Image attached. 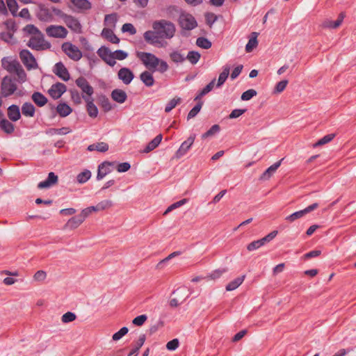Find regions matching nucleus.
I'll return each instance as SVG.
<instances>
[{"label": "nucleus", "mask_w": 356, "mask_h": 356, "mask_svg": "<svg viewBox=\"0 0 356 356\" xmlns=\"http://www.w3.org/2000/svg\"><path fill=\"white\" fill-rule=\"evenodd\" d=\"M152 31H147L143 34L145 41L154 47L164 46L163 39H171L176 31L175 24L168 20L161 19L152 23Z\"/></svg>", "instance_id": "1"}, {"label": "nucleus", "mask_w": 356, "mask_h": 356, "mask_svg": "<svg viewBox=\"0 0 356 356\" xmlns=\"http://www.w3.org/2000/svg\"><path fill=\"white\" fill-rule=\"evenodd\" d=\"M136 56L147 69L153 72L156 70L159 65V58L154 54L149 52L138 51Z\"/></svg>", "instance_id": "2"}, {"label": "nucleus", "mask_w": 356, "mask_h": 356, "mask_svg": "<svg viewBox=\"0 0 356 356\" xmlns=\"http://www.w3.org/2000/svg\"><path fill=\"white\" fill-rule=\"evenodd\" d=\"M62 51L72 60L79 61L83 56L79 48L70 42H65L61 46Z\"/></svg>", "instance_id": "3"}, {"label": "nucleus", "mask_w": 356, "mask_h": 356, "mask_svg": "<svg viewBox=\"0 0 356 356\" xmlns=\"http://www.w3.org/2000/svg\"><path fill=\"white\" fill-rule=\"evenodd\" d=\"M17 87L15 80L8 76L3 78L1 84V92L3 97H8L14 94Z\"/></svg>", "instance_id": "4"}, {"label": "nucleus", "mask_w": 356, "mask_h": 356, "mask_svg": "<svg viewBox=\"0 0 356 356\" xmlns=\"http://www.w3.org/2000/svg\"><path fill=\"white\" fill-rule=\"evenodd\" d=\"M180 26L187 31L194 29L197 26V22L195 17L188 13H182L179 19Z\"/></svg>", "instance_id": "5"}, {"label": "nucleus", "mask_w": 356, "mask_h": 356, "mask_svg": "<svg viewBox=\"0 0 356 356\" xmlns=\"http://www.w3.org/2000/svg\"><path fill=\"white\" fill-rule=\"evenodd\" d=\"M76 85L82 91V98L85 100V98L91 99L92 95L94 93L93 88L89 84L88 81L83 76L79 77L75 81Z\"/></svg>", "instance_id": "6"}, {"label": "nucleus", "mask_w": 356, "mask_h": 356, "mask_svg": "<svg viewBox=\"0 0 356 356\" xmlns=\"http://www.w3.org/2000/svg\"><path fill=\"white\" fill-rule=\"evenodd\" d=\"M19 58L27 70L36 69L38 64L33 55L27 49H22L19 52Z\"/></svg>", "instance_id": "7"}, {"label": "nucleus", "mask_w": 356, "mask_h": 356, "mask_svg": "<svg viewBox=\"0 0 356 356\" xmlns=\"http://www.w3.org/2000/svg\"><path fill=\"white\" fill-rule=\"evenodd\" d=\"M46 33L49 37L55 38H65L67 30L63 26L50 25L46 29Z\"/></svg>", "instance_id": "8"}, {"label": "nucleus", "mask_w": 356, "mask_h": 356, "mask_svg": "<svg viewBox=\"0 0 356 356\" xmlns=\"http://www.w3.org/2000/svg\"><path fill=\"white\" fill-rule=\"evenodd\" d=\"M174 295H183V297H175L171 298L170 300V305L171 307H177L178 305L182 304L188 297L189 293H188V289L185 286H181L178 288L173 292Z\"/></svg>", "instance_id": "9"}, {"label": "nucleus", "mask_w": 356, "mask_h": 356, "mask_svg": "<svg viewBox=\"0 0 356 356\" xmlns=\"http://www.w3.org/2000/svg\"><path fill=\"white\" fill-rule=\"evenodd\" d=\"M318 203H314L302 210L296 211V212L293 213L292 214L286 216L285 218V220L288 222H292L296 220L297 219L302 218L306 214L309 213V212H311V211H314V209H316V208H318Z\"/></svg>", "instance_id": "10"}, {"label": "nucleus", "mask_w": 356, "mask_h": 356, "mask_svg": "<svg viewBox=\"0 0 356 356\" xmlns=\"http://www.w3.org/2000/svg\"><path fill=\"white\" fill-rule=\"evenodd\" d=\"M36 16L42 22H51L54 21V16L51 13V10L41 3L38 6Z\"/></svg>", "instance_id": "11"}, {"label": "nucleus", "mask_w": 356, "mask_h": 356, "mask_svg": "<svg viewBox=\"0 0 356 356\" xmlns=\"http://www.w3.org/2000/svg\"><path fill=\"white\" fill-rule=\"evenodd\" d=\"M195 136H196L195 134L191 135L187 138V140H186L181 144L179 148L175 152V157L177 159H180L181 157H182L187 153V152L190 149V148L193 145V144L195 141Z\"/></svg>", "instance_id": "12"}, {"label": "nucleus", "mask_w": 356, "mask_h": 356, "mask_svg": "<svg viewBox=\"0 0 356 356\" xmlns=\"http://www.w3.org/2000/svg\"><path fill=\"white\" fill-rule=\"evenodd\" d=\"M27 46L32 49L40 51L50 47V44L44 42L43 38L31 37L27 43Z\"/></svg>", "instance_id": "13"}, {"label": "nucleus", "mask_w": 356, "mask_h": 356, "mask_svg": "<svg viewBox=\"0 0 356 356\" xmlns=\"http://www.w3.org/2000/svg\"><path fill=\"white\" fill-rule=\"evenodd\" d=\"M63 22L72 32L76 33L82 32V26L79 20L75 17L68 15Z\"/></svg>", "instance_id": "14"}, {"label": "nucleus", "mask_w": 356, "mask_h": 356, "mask_svg": "<svg viewBox=\"0 0 356 356\" xmlns=\"http://www.w3.org/2000/svg\"><path fill=\"white\" fill-rule=\"evenodd\" d=\"M53 72L64 81H67L70 79V73L62 62H58L55 64Z\"/></svg>", "instance_id": "15"}, {"label": "nucleus", "mask_w": 356, "mask_h": 356, "mask_svg": "<svg viewBox=\"0 0 356 356\" xmlns=\"http://www.w3.org/2000/svg\"><path fill=\"white\" fill-rule=\"evenodd\" d=\"M66 89V86L64 83L58 82L51 86L49 94L54 99H57L63 95Z\"/></svg>", "instance_id": "16"}, {"label": "nucleus", "mask_w": 356, "mask_h": 356, "mask_svg": "<svg viewBox=\"0 0 356 356\" xmlns=\"http://www.w3.org/2000/svg\"><path fill=\"white\" fill-rule=\"evenodd\" d=\"M118 77L125 85H129L134 78L133 72L127 67H122L118 72Z\"/></svg>", "instance_id": "17"}, {"label": "nucleus", "mask_w": 356, "mask_h": 356, "mask_svg": "<svg viewBox=\"0 0 356 356\" xmlns=\"http://www.w3.org/2000/svg\"><path fill=\"white\" fill-rule=\"evenodd\" d=\"M1 65L3 69L10 73H13L17 67L21 65L17 60H12L8 57H4L1 60Z\"/></svg>", "instance_id": "18"}, {"label": "nucleus", "mask_w": 356, "mask_h": 356, "mask_svg": "<svg viewBox=\"0 0 356 356\" xmlns=\"http://www.w3.org/2000/svg\"><path fill=\"white\" fill-rule=\"evenodd\" d=\"M58 180V176L53 172L48 174L47 178L38 184V188L40 189L49 188L55 185Z\"/></svg>", "instance_id": "19"}, {"label": "nucleus", "mask_w": 356, "mask_h": 356, "mask_svg": "<svg viewBox=\"0 0 356 356\" xmlns=\"http://www.w3.org/2000/svg\"><path fill=\"white\" fill-rule=\"evenodd\" d=\"M345 17V13H341L338 17V19L335 21H332L329 19H326L323 21L322 26L326 29H336L339 27Z\"/></svg>", "instance_id": "20"}, {"label": "nucleus", "mask_w": 356, "mask_h": 356, "mask_svg": "<svg viewBox=\"0 0 356 356\" xmlns=\"http://www.w3.org/2000/svg\"><path fill=\"white\" fill-rule=\"evenodd\" d=\"M111 163L105 161L99 165L97 175V180H102L106 175L109 174L111 172Z\"/></svg>", "instance_id": "21"}, {"label": "nucleus", "mask_w": 356, "mask_h": 356, "mask_svg": "<svg viewBox=\"0 0 356 356\" xmlns=\"http://www.w3.org/2000/svg\"><path fill=\"white\" fill-rule=\"evenodd\" d=\"M7 115L8 118L13 121L16 122L21 118L19 107L15 104H12L8 108Z\"/></svg>", "instance_id": "22"}, {"label": "nucleus", "mask_w": 356, "mask_h": 356, "mask_svg": "<svg viewBox=\"0 0 356 356\" xmlns=\"http://www.w3.org/2000/svg\"><path fill=\"white\" fill-rule=\"evenodd\" d=\"M283 159L275 162L274 164L268 168L261 175L260 179L261 180H267L277 170V168L280 166Z\"/></svg>", "instance_id": "23"}, {"label": "nucleus", "mask_w": 356, "mask_h": 356, "mask_svg": "<svg viewBox=\"0 0 356 356\" xmlns=\"http://www.w3.org/2000/svg\"><path fill=\"white\" fill-rule=\"evenodd\" d=\"M111 96L113 101L119 104H123L127 99V93L121 89H114Z\"/></svg>", "instance_id": "24"}, {"label": "nucleus", "mask_w": 356, "mask_h": 356, "mask_svg": "<svg viewBox=\"0 0 356 356\" xmlns=\"http://www.w3.org/2000/svg\"><path fill=\"white\" fill-rule=\"evenodd\" d=\"M56 111L61 118H65L72 112V108L66 103L61 102L57 105Z\"/></svg>", "instance_id": "25"}, {"label": "nucleus", "mask_w": 356, "mask_h": 356, "mask_svg": "<svg viewBox=\"0 0 356 356\" xmlns=\"http://www.w3.org/2000/svg\"><path fill=\"white\" fill-rule=\"evenodd\" d=\"M101 35L103 38H104L111 43L118 44L120 42V39L117 37V35L111 29L104 28L102 30Z\"/></svg>", "instance_id": "26"}, {"label": "nucleus", "mask_w": 356, "mask_h": 356, "mask_svg": "<svg viewBox=\"0 0 356 356\" xmlns=\"http://www.w3.org/2000/svg\"><path fill=\"white\" fill-rule=\"evenodd\" d=\"M22 113L25 117L33 118L35 113V108L31 102H25L22 106Z\"/></svg>", "instance_id": "27"}, {"label": "nucleus", "mask_w": 356, "mask_h": 356, "mask_svg": "<svg viewBox=\"0 0 356 356\" xmlns=\"http://www.w3.org/2000/svg\"><path fill=\"white\" fill-rule=\"evenodd\" d=\"M141 81L147 87H152L154 84V79L152 73L149 71H145L140 74Z\"/></svg>", "instance_id": "28"}, {"label": "nucleus", "mask_w": 356, "mask_h": 356, "mask_svg": "<svg viewBox=\"0 0 356 356\" xmlns=\"http://www.w3.org/2000/svg\"><path fill=\"white\" fill-rule=\"evenodd\" d=\"M93 98L88 99L85 98L86 102L87 111L90 117L96 118L98 115L97 107L93 103Z\"/></svg>", "instance_id": "29"}, {"label": "nucleus", "mask_w": 356, "mask_h": 356, "mask_svg": "<svg viewBox=\"0 0 356 356\" xmlns=\"http://www.w3.org/2000/svg\"><path fill=\"white\" fill-rule=\"evenodd\" d=\"M33 102L38 106L42 107L47 103V98L40 92H35L31 96Z\"/></svg>", "instance_id": "30"}, {"label": "nucleus", "mask_w": 356, "mask_h": 356, "mask_svg": "<svg viewBox=\"0 0 356 356\" xmlns=\"http://www.w3.org/2000/svg\"><path fill=\"white\" fill-rule=\"evenodd\" d=\"M71 3L80 10H88L92 8L88 0H70Z\"/></svg>", "instance_id": "31"}, {"label": "nucleus", "mask_w": 356, "mask_h": 356, "mask_svg": "<svg viewBox=\"0 0 356 356\" xmlns=\"http://www.w3.org/2000/svg\"><path fill=\"white\" fill-rule=\"evenodd\" d=\"M258 33L252 32L250 35L249 40L245 46V51L247 52H251L258 44L257 36Z\"/></svg>", "instance_id": "32"}, {"label": "nucleus", "mask_w": 356, "mask_h": 356, "mask_svg": "<svg viewBox=\"0 0 356 356\" xmlns=\"http://www.w3.org/2000/svg\"><path fill=\"white\" fill-rule=\"evenodd\" d=\"M163 138V136L161 134L157 135L154 139H152L145 147V148L143 150V152L148 153L151 152L152 150L154 149L156 147L159 146L160 143L161 142V140Z\"/></svg>", "instance_id": "33"}, {"label": "nucleus", "mask_w": 356, "mask_h": 356, "mask_svg": "<svg viewBox=\"0 0 356 356\" xmlns=\"http://www.w3.org/2000/svg\"><path fill=\"white\" fill-rule=\"evenodd\" d=\"M83 222V217L77 215L71 218L66 223L65 227L73 229L78 227Z\"/></svg>", "instance_id": "34"}, {"label": "nucleus", "mask_w": 356, "mask_h": 356, "mask_svg": "<svg viewBox=\"0 0 356 356\" xmlns=\"http://www.w3.org/2000/svg\"><path fill=\"white\" fill-rule=\"evenodd\" d=\"M245 276L242 275L241 277H236L226 286V290L227 291H232L237 289L244 281Z\"/></svg>", "instance_id": "35"}, {"label": "nucleus", "mask_w": 356, "mask_h": 356, "mask_svg": "<svg viewBox=\"0 0 356 356\" xmlns=\"http://www.w3.org/2000/svg\"><path fill=\"white\" fill-rule=\"evenodd\" d=\"M229 70L230 67L229 66L225 65L223 67V70L218 76V82L216 84L217 88L221 87L226 81L229 74Z\"/></svg>", "instance_id": "36"}, {"label": "nucleus", "mask_w": 356, "mask_h": 356, "mask_svg": "<svg viewBox=\"0 0 356 356\" xmlns=\"http://www.w3.org/2000/svg\"><path fill=\"white\" fill-rule=\"evenodd\" d=\"M146 339V337L144 334H140L138 340L137 341L135 346L132 348V350L129 353V356H136L138 354L140 348L143 346Z\"/></svg>", "instance_id": "37"}, {"label": "nucleus", "mask_w": 356, "mask_h": 356, "mask_svg": "<svg viewBox=\"0 0 356 356\" xmlns=\"http://www.w3.org/2000/svg\"><path fill=\"white\" fill-rule=\"evenodd\" d=\"M0 128L6 134H12L15 130V126L6 119L0 121Z\"/></svg>", "instance_id": "38"}, {"label": "nucleus", "mask_w": 356, "mask_h": 356, "mask_svg": "<svg viewBox=\"0 0 356 356\" xmlns=\"http://www.w3.org/2000/svg\"><path fill=\"white\" fill-rule=\"evenodd\" d=\"M6 6L13 17L17 16L18 4L16 0H6Z\"/></svg>", "instance_id": "39"}, {"label": "nucleus", "mask_w": 356, "mask_h": 356, "mask_svg": "<svg viewBox=\"0 0 356 356\" xmlns=\"http://www.w3.org/2000/svg\"><path fill=\"white\" fill-rule=\"evenodd\" d=\"M91 177V172L88 170H85L84 171L80 172L76 176L77 182L79 184L86 183Z\"/></svg>", "instance_id": "40"}, {"label": "nucleus", "mask_w": 356, "mask_h": 356, "mask_svg": "<svg viewBox=\"0 0 356 356\" xmlns=\"http://www.w3.org/2000/svg\"><path fill=\"white\" fill-rule=\"evenodd\" d=\"M118 20V15L116 13L106 15L104 17V24L106 26H115Z\"/></svg>", "instance_id": "41"}, {"label": "nucleus", "mask_w": 356, "mask_h": 356, "mask_svg": "<svg viewBox=\"0 0 356 356\" xmlns=\"http://www.w3.org/2000/svg\"><path fill=\"white\" fill-rule=\"evenodd\" d=\"M171 60L177 63H183L186 57L181 54L179 51H173L170 54Z\"/></svg>", "instance_id": "42"}, {"label": "nucleus", "mask_w": 356, "mask_h": 356, "mask_svg": "<svg viewBox=\"0 0 356 356\" xmlns=\"http://www.w3.org/2000/svg\"><path fill=\"white\" fill-rule=\"evenodd\" d=\"M196 44L204 49H209L212 44L210 40H209L207 38L204 37H200L196 40Z\"/></svg>", "instance_id": "43"}, {"label": "nucleus", "mask_w": 356, "mask_h": 356, "mask_svg": "<svg viewBox=\"0 0 356 356\" xmlns=\"http://www.w3.org/2000/svg\"><path fill=\"white\" fill-rule=\"evenodd\" d=\"M188 202V200L184 198V199H182V200H181L179 201H177V202L172 204L171 205H170L167 208V209L165 210V211L164 212L163 214L166 215L167 213H168L169 212L172 211V210L183 206L184 204H185Z\"/></svg>", "instance_id": "44"}, {"label": "nucleus", "mask_w": 356, "mask_h": 356, "mask_svg": "<svg viewBox=\"0 0 356 356\" xmlns=\"http://www.w3.org/2000/svg\"><path fill=\"white\" fill-rule=\"evenodd\" d=\"M202 104L203 102L202 101H199L198 103L188 113L187 119L189 120L195 118L200 111Z\"/></svg>", "instance_id": "45"}, {"label": "nucleus", "mask_w": 356, "mask_h": 356, "mask_svg": "<svg viewBox=\"0 0 356 356\" xmlns=\"http://www.w3.org/2000/svg\"><path fill=\"white\" fill-rule=\"evenodd\" d=\"M186 58L188 59L191 64L194 65L199 61L200 54L197 51H190Z\"/></svg>", "instance_id": "46"}, {"label": "nucleus", "mask_w": 356, "mask_h": 356, "mask_svg": "<svg viewBox=\"0 0 356 356\" xmlns=\"http://www.w3.org/2000/svg\"><path fill=\"white\" fill-rule=\"evenodd\" d=\"M97 53L103 60L113 54V52L106 47H101Z\"/></svg>", "instance_id": "47"}, {"label": "nucleus", "mask_w": 356, "mask_h": 356, "mask_svg": "<svg viewBox=\"0 0 356 356\" xmlns=\"http://www.w3.org/2000/svg\"><path fill=\"white\" fill-rule=\"evenodd\" d=\"M180 102H181V98H179V97L173 98V99H170L165 106V112H166V113L170 112Z\"/></svg>", "instance_id": "48"}, {"label": "nucleus", "mask_w": 356, "mask_h": 356, "mask_svg": "<svg viewBox=\"0 0 356 356\" xmlns=\"http://www.w3.org/2000/svg\"><path fill=\"white\" fill-rule=\"evenodd\" d=\"M334 136H335L334 134H330L325 135L322 138L318 140V142L316 143V144L314 145V147L321 146V145L328 143L329 142L332 140V139L334 138Z\"/></svg>", "instance_id": "49"}, {"label": "nucleus", "mask_w": 356, "mask_h": 356, "mask_svg": "<svg viewBox=\"0 0 356 356\" xmlns=\"http://www.w3.org/2000/svg\"><path fill=\"white\" fill-rule=\"evenodd\" d=\"M180 254V252H174L171 254H170L167 257H165L164 259L161 260V261H159L156 266V268L158 269H162L165 264L170 260L172 258L177 256V255H179Z\"/></svg>", "instance_id": "50"}, {"label": "nucleus", "mask_w": 356, "mask_h": 356, "mask_svg": "<svg viewBox=\"0 0 356 356\" xmlns=\"http://www.w3.org/2000/svg\"><path fill=\"white\" fill-rule=\"evenodd\" d=\"M205 19L209 27H212L213 24L217 21L218 16L213 13H207L205 14Z\"/></svg>", "instance_id": "51"}, {"label": "nucleus", "mask_w": 356, "mask_h": 356, "mask_svg": "<svg viewBox=\"0 0 356 356\" xmlns=\"http://www.w3.org/2000/svg\"><path fill=\"white\" fill-rule=\"evenodd\" d=\"M257 94V91L254 89H249L244 92H243L241 95V99L243 101H248L252 99L253 97L256 96Z\"/></svg>", "instance_id": "52"}, {"label": "nucleus", "mask_w": 356, "mask_h": 356, "mask_svg": "<svg viewBox=\"0 0 356 356\" xmlns=\"http://www.w3.org/2000/svg\"><path fill=\"white\" fill-rule=\"evenodd\" d=\"M123 33H129L130 35H134L136 33V29L134 26L131 23L124 24L121 29Z\"/></svg>", "instance_id": "53"}, {"label": "nucleus", "mask_w": 356, "mask_h": 356, "mask_svg": "<svg viewBox=\"0 0 356 356\" xmlns=\"http://www.w3.org/2000/svg\"><path fill=\"white\" fill-rule=\"evenodd\" d=\"M129 332L127 327H122L118 332L113 334L112 339L113 341H118L122 339Z\"/></svg>", "instance_id": "54"}, {"label": "nucleus", "mask_w": 356, "mask_h": 356, "mask_svg": "<svg viewBox=\"0 0 356 356\" xmlns=\"http://www.w3.org/2000/svg\"><path fill=\"white\" fill-rule=\"evenodd\" d=\"M220 126L218 124L213 125L207 132L202 134V138H206L220 131Z\"/></svg>", "instance_id": "55"}, {"label": "nucleus", "mask_w": 356, "mask_h": 356, "mask_svg": "<svg viewBox=\"0 0 356 356\" xmlns=\"http://www.w3.org/2000/svg\"><path fill=\"white\" fill-rule=\"evenodd\" d=\"M76 314L71 312H67L62 316V322L65 323L72 322L76 319Z\"/></svg>", "instance_id": "56"}, {"label": "nucleus", "mask_w": 356, "mask_h": 356, "mask_svg": "<svg viewBox=\"0 0 356 356\" xmlns=\"http://www.w3.org/2000/svg\"><path fill=\"white\" fill-rule=\"evenodd\" d=\"M13 73L17 76L20 82L23 83L26 81V74L25 71L22 68V65H19L17 67V70H16Z\"/></svg>", "instance_id": "57"}, {"label": "nucleus", "mask_w": 356, "mask_h": 356, "mask_svg": "<svg viewBox=\"0 0 356 356\" xmlns=\"http://www.w3.org/2000/svg\"><path fill=\"white\" fill-rule=\"evenodd\" d=\"M113 206V202L111 200H104L101 202H99L97 204V209L99 211H102L106 209H108Z\"/></svg>", "instance_id": "58"}, {"label": "nucleus", "mask_w": 356, "mask_h": 356, "mask_svg": "<svg viewBox=\"0 0 356 356\" xmlns=\"http://www.w3.org/2000/svg\"><path fill=\"white\" fill-rule=\"evenodd\" d=\"M179 346V341L178 339H173L172 340L168 341L166 344V348L168 350L173 351L175 350Z\"/></svg>", "instance_id": "59"}, {"label": "nucleus", "mask_w": 356, "mask_h": 356, "mask_svg": "<svg viewBox=\"0 0 356 356\" xmlns=\"http://www.w3.org/2000/svg\"><path fill=\"white\" fill-rule=\"evenodd\" d=\"M147 319V316L145 314H142L134 318L132 323L137 326H141Z\"/></svg>", "instance_id": "60"}, {"label": "nucleus", "mask_w": 356, "mask_h": 356, "mask_svg": "<svg viewBox=\"0 0 356 356\" xmlns=\"http://www.w3.org/2000/svg\"><path fill=\"white\" fill-rule=\"evenodd\" d=\"M115 60H122L128 56V54L123 50H115L113 52Z\"/></svg>", "instance_id": "61"}, {"label": "nucleus", "mask_w": 356, "mask_h": 356, "mask_svg": "<svg viewBox=\"0 0 356 356\" xmlns=\"http://www.w3.org/2000/svg\"><path fill=\"white\" fill-rule=\"evenodd\" d=\"M288 84L287 80H282L278 82L275 87V92L280 93L282 92L286 87Z\"/></svg>", "instance_id": "62"}, {"label": "nucleus", "mask_w": 356, "mask_h": 356, "mask_svg": "<svg viewBox=\"0 0 356 356\" xmlns=\"http://www.w3.org/2000/svg\"><path fill=\"white\" fill-rule=\"evenodd\" d=\"M47 277V273L44 270H38L33 275V279L36 282H42Z\"/></svg>", "instance_id": "63"}, {"label": "nucleus", "mask_w": 356, "mask_h": 356, "mask_svg": "<svg viewBox=\"0 0 356 356\" xmlns=\"http://www.w3.org/2000/svg\"><path fill=\"white\" fill-rule=\"evenodd\" d=\"M70 93H71V98L75 104H79L81 103L82 96L80 95V94L78 91L71 90Z\"/></svg>", "instance_id": "64"}]
</instances>
